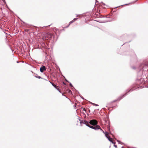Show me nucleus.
Listing matches in <instances>:
<instances>
[{"label": "nucleus", "mask_w": 148, "mask_h": 148, "mask_svg": "<svg viewBox=\"0 0 148 148\" xmlns=\"http://www.w3.org/2000/svg\"><path fill=\"white\" fill-rule=\"evenodd\" d=\"M59 92H61V91L60 89H59V90H58Z\"/></svg>", "instance_id": "nucleus-19"}, {"label": "nucleus", "mask_w": 148, "mask_h": 148, "mask_svg": "<svg viewBox=\"0 0 148 148\" xmlns=\"http://www.w3.org/2000/svg\"><path fill=\"white\" fill-rule=\"evenodd\" d=\"M117 141L119 143V144H122V143L121 142V141H120L119 140H117Z\"/></svg>", "instance_id": "nucleus-11"}, {"label": "nucleus", "mask_w": 148, "mask_h": 148, "mask_svg": "<svg viewBox=\"0 0 148 148\" xmlns=\"http://www.w3.org/2000/svg\"><path fill=\"white\" fill-rule=\"evenodd\" d=\"M82 99H84V98H83V97H82Z\"/></svg>", "instance_id": "nucleus-29"}, {"label": "nucleus", "mask_w": 148, "mask_h": 148, "mask_svg": "<svg viewBox=\"0 0 148 148\" xmlns=\"http://www.w3.org/2000/svg\"><path fill=\"white\" fill-rule=\"evenodd\" d=\"M83 110H85V109H84V108H83Z\"/></svg>", "instance_id": "nucleus-27"}, {"label": "nucleus", "mask_w": 148, "mask_h": 148, "mask_svg": "<svg viewBox=\"0 0 148 148\" xmlns=\"http://www.w3.org/2000/svg\"><path fill=\"white\" fill-rule=\"evenodd\" d=\"M3 2H4L5 3V0H4V1H3Z\"/></svg>", "instance_id": "nucleus-25"}, {"label": "nucleus", "mask_w": 148, "mask_h": 148, "mask_svg": "<svg viewBox=\"0 0 148 148\" xmlns=\"http://www.w3.org/2000/svg\"><path fill=\"white\" fill-rule=\"evenodd\" d=\"M49 82L51 83V84H52V85L55 88H56L57 87V86H56L54 84H53V82H50L49 81Z\"/></svg>", "instance_id": "nucleus-8"}, {"label": "nucleus", "mask_w": 148, "mask_h": 148, "mask_svg": "<svg viewBox=\"0 0 148 148\" xmlns=\"http://www.w3.org/2000/svg\"><path fill=\"white\" fill-rule=\"evenodd\" d=\"M46 70L45 66H42L40 68V71L41 72L43 73L44 71Z\"/></svg>", "instance_id": "nucleus-5"}, {"label": "nucleus", "mask_w": 148, "mask_h": 148, "mask_svg": "<svg viewBox=\"0 0 148 148\" xmlns=\"http://www.w3.org/2000/svg\"><path fill=\"white\" fill-rule=\"evenodd\" d=\"M34 74L35 75H34V76L35 77H36V78H38V79H40V78L42 79V78H41V77H40V76H39L38 75H37V74H35V73Z\"/></svg>", "instance_id": "nucleus-7"}, {"label": "nucleus", "mask_w": 148, "mask_h": 148, "mask_svg": "<svg viewBox=\"0 0 148 148\" xmlns=\"http://www.w3.org/2000/svg\"><path fill=\"white\" fill-rule=\"evenodd\" d=\"M140 81H141V80L143 81V79L142 78L140 79Z\"/></svg>", "instance_id": "nucleus-18"}, {"label": "nucleus", "mask_w": 148, "mask_h": 148, "mask_svg": "<svg viewBox=\"0 0 148 148\" xmlns=\"http://www.w3.org/2000/svg\"><path fill=\"white\" fill-rule=\"evenodd\" d=\"M63 83L64 85H66V83L64 82H63Z\"/></svg>", "instance_id": "nucleus-17"}, {"label": "nucleus", "mask_w": 148, "mask_h": 148, "mask_svg": "<svg viewBox=\"0 0 148 148\" xmlns=\"http://www.w3.org/2000/svg\"><path fill=\"white\" fill-rule=\"evenodd\" d=\"M69 83H70V86L71 87H73V85L71 84V83H70L69 82Z\"/></svg>", "instance_id": "nucleus-13"}, {"label": "nucleus", "mask_w": 148, "mask_h": 148, "mask_svg": "<svg viewBox=\"0 0 148 148\" xmlns=\"http://www.w3.org/2000/svg\"><path fill=\"white\" fill-rule=\"evenodd\" d=\"M123 147L122 146V147H121V148H123Z\"/></svg>", "instance_id": "nucleus-28"}, {"label": "nucleus", "mask_w": 148, "mask_h": 148, "mask_svg": "<svg viewBox=\"0 0 148 148\" xmlns=\"http://www.w3.org/2000/svg\"><path fill=\"white\" fill-rule=\"evenodd\" d=\"M79 120L80 121V123L81 125L82 123H83L85 124L87 126L91 128H92V129H95V128H94L93 125H90V122H88L86 120H84V121H83L80 120V119H79Z\"/></svg>", "instance_id": "nucleus-3"}, {"label": "nucleus", "mask_w": 148, "mask_h": 148, "mask_svg": "<svg viewBox=\"0 0 148 148\" xmlns=\"http://www.w3.org/2000/svg\"><path fill=\"white\" fill-rule=\"evenodd\" d=\"M91 104L94 106H99V105L98 104H95V103H91Z\"/></svg>", "instance_id": "nucleus-9"}, {"label": "nucleus", "mask_w": 148, "mask_h": 148, "mask_svg": "<svg viewBox=\"0 0 148 148\" xmlns=\"http://www.w3.org/2000/svg\"><path fill=\"white\" fill-rule=\"evenodd\" d=\"M65 79V80H66V82H69L66 79Z\"/></svg>", "instance_id": "nucleus-20"}, {"label": "nucleus", "mask_w": 148, "mask_h": 148, "mask_svg": "<svg viewBox=\"0 0 148 148\" xmlns=\"http://www.w3.org/2000/svg\"><path fill=\"white\" fill-rule=\"evenodd\" d=\"M106 137L108 138V140L110 142H111L112 143L115 144V142H114L112 140V139L110 138V136H109L108 135V134H109V133L107 132H106Z\"/></svg>", "instance_id": "nucleus-4"}, {"label": "nucleus", "mask_w": 148, "mask_h": 148, "mask_svg": "<svg viewBox=\"0 0 148 148\" xmlns=\"http://www.w3.org/2000/svg\"><path fill=\"white\" fill-rule=\"evenodd\" d=\"M77 19V18H74L73 19V21H76Z\"/></svg>", "instance_id": "nucleus-16"}, {"label": "nucleus", "mask_w": 148, "mask_h": 148, "mask_svg": "<svg viewBox=\"0 0 148 148\" xmlns=\"http://www.w3.org/2000/svg\"><path fill=\"white\" fill-rule=\"evenodd\" d=\"M90 123L91 125H92L94 126V128L95 129H93L95 130L100 129L106 135V132H105L101 128L99 125H97L98 122L97 120L95 119L92 120L90 121Z\"/></svg>", "instance_id": "nucleus-1"}, {"label": "nucleus", "mask_w": 148, "mask_h": 148, "mask_svg": "<svg viewBox=\"0 0 148 148\" xmlns=\"http://www.w3.org/2000/svg\"><path fill=\"white\" fill-rule=\"evenodd\" d=\"M139 81H140L138 80V81L137 82H138V83H139Z\"/></svg>", "instance_id": "nucleus-23"}, {"label": "nucleus", "mask_w": 148, "mask_h": 148, "mask_svg": "<svg viewBox=\"0 0 148 148\" xmlns=\"http://www.w3.org/2000/svg\"><path fill=\"white\" fill-rule=\"evenodd\" d=\"M74 22V21H73V20H72V21H71L70 22L69 24V25L67 27H68L71 24L73 23Z\"/></svg>", "instance_id": "nucleus-10"}, {"label": "nucleus", "mask_w": 148, "mask_h": 148, "mask_svg": "<svg viewBox=\"0 0 148 148\" xmlns=\"http://www.w3.org/2000/svg\"><path fill=\"white\" fill-rule=\"evenodd\" d=\"M71 92V90H69V92Z\"/></svg>", "instance_id": "nucleus-22"}, {"label": "nucleus", "mask_w": 148, "mask_h": 148, "mask_svg": "<svg viewBox=\"0 0 148 148\" xmlns=\"http://www.w3.org/2000/svg\"><path fill=\"white\" fill-rule=\"evenodd\" d=\"M98 2V1H97V0H96V2Z\"/></svg>", "instance_id": "nucleus-26"}, {"label": "nucleus", "mask_w": 148, "mask_h": 148, "mask_svg": "<svg viewBox=\"0 0 148 148\" xmlns=\"http://www.w3.org/2000/svg\"><path fill=\"white\" fill-rule=\"evenodd\" d=\"M16 62H17V63H19V62H18V61H16Z\"/></svg>", "instance_id": "nucleus-24"}, {"label": "nucleus", "mask_w": 148, "mask_h": 148, "mask_svg": "<svg viewBox=\"0 0 148 148\" xmlns=\"http://www.w3.org/2000/svg\"><path fill=\"white\" fill-rule=\"evenodd\" d=\"M102 4H103V5H105V3H103V2H102Z\"/></svg>", "instance_id": "nucleus-21"}, {"label": "nucleus", "mask_w": 148, "mask_h": 148, "mask_svg": "<svg viewBox=\"0 0 148 148\" xmlns=\"http://www.w3.org/2000/svg\"><path fill=\"white\" fill-rule=\"evenodd\" d=\"M56 89H57L58 90H59V89L58 88V86H57V87L56 88H55Z\"/></svg>", "instance_id": "nucleus-14"}, {"label": "nucleus", "mask_w": 148, "mask_h": 148, "mask_svg": "<svg viewBox=\"0 0 148 148\" xmlns=\"http://www.w3.org/2000/svg\"><path fill=\"white\" fill-rule=\"evenodd\" d=\"M131 68L133 69H136V68L134 66H132Z\"/></svg>", "instance_id": "nucleus-12"}, {"label": "nucleus", "mask_w": 148, "mask_h": 148, "mask_svg": "<svg viewBox=\"0 0 148 148\" xmlns=\"http://www.w3.org/2000/svg\"><path fill=\"white\" fill-rule=\"evenodd\" d=\"M52 36V34H51L50 33L46 35L45 36V38H47L49 39H50L51 38Z\"/></svg>", "instance_id": "nucleus-6"}, {"label": "nucleus", "mask_w": 148, "mask_h": 148, "mask_svg": "<svg viewBox=\"0 0 148 148\" xmlns=\"http://www.w3.org/2000/svg\"><path fill=\"white\" fill-rule=\"evenodd\" d=\"M136 88H133V89L132 88L130 89L128 91H127L124 95H121L120 96L119 98H118V99L117 100H115L113 101L112 102H115L117 101H119L120 100H121V99H122L123 97H124L125 96L127 95V93L129 92H132L134 90H135L136 89Z\"/></svg>", "instance_id": "nucleus-2"}, {"label": "nucleus", "mask_w": 148, "mask_h": 148, "mask_svg": "<svg viewBox=\"0 0 148 148\" xmlns=\"http://www.w3.org/2000/svg\"><path fill=\"white\" fill-rule=\"evenodd\" d=\"M114 146L116 148H117V146L116 145H115V144H114Z\"/></svg>", "instance_id": "nucleus-15"}]
</instances>
